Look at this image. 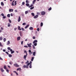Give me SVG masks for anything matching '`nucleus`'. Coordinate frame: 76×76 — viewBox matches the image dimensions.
Returning a JSON list of instances; mask_svg holds the SVG:
<instances>
[{"instance_id": "f257e3e1", "label": "nucleus", "mask_w": 76, "mask_h": 76, "mask_svg": "<svg viewBox=\"0 0 76 76\" xmlns=\"http://www.w3.org/2000/svg\"><path fill=\"white\" fill-rule=\"evenodd\" d=\"M30 65V63H28V64H26V65H24L23 66V67L24 68H26L27 69L28 68V67H29V66Z\"/></svg>"}, {"instance_id": "f03ea898", "label": "nucleus", "mask_w": 76, "mask_h": 76, "mask_svg": "<svg viewBox=\"0 0 76 76\" xmlns=\"http://www.w3.org/2000/svg\"><path fill=\"white\" fill-rule=\"evenodd\" d=\"M41 14L42 15L44 16V15H45V12L44 11H42L41 12Z\"/></svg>"}, {"instance_id": "7ed1b4c3", "label": "nucleus", "mask_w": 76, "mask_h": 76, "mask_svg": "<svg viewBox=\"0 0 76 76\" xmlns=\"http://www.w3.org/2000/svg\"><path fill=\"white\" fill-rule=\"evenodd\" d=\"M14 66L16 67H19V65L17 64H14Z\"/></svg>"}, {"instance_id": "20e7f679", "label": "nucleus", "mask_w": 76, "mask_h": 76, "mask_svg": "<svg viewBox=\"0 0 76 76\" xmlns=\"http://www.w3.org/2000/svg\"><path fill=\"white\" fill-rule=\"evenodd\" d=\"M27 45L28 47H29V48H31V45H32V44L29 43V44L28 43Z\"/></svg>"}, {"instance_id": "39448f33", "label": "nucleus", "mask_w": 76, "mask_h": 76, "mask_svg": "<svg viewBox=\"0 0 76 76\" xmlns=\"http://www.w3.org/2000/svg\"><path fill=\"white\" fill-rule=\"evenodd\" d=\"M27 54H26V55H25L24 56H23V58L24 60H26V57H27Z\"/></svg>"}, {"instance_id": "423d86ee", "label": "nucleus", "mask_w": 76, "mask_h": 76, "mask_svg": "<svg viewBox=\"0 0 76 76\" xmlns=\"http://www.w3.org/2000/svg\"><path fill=\"white\" fill-rule=\"evenodd\" d=\"M38 17V15H37L34 16V19H37Z\"/></svg>"}, {"instance_id": "0eeeda50", "label": "nucleus", "mask_w": 76, "mask_h": 76, "mask_svg": "<svg viewBox=\"0 0 76 76\" xmlns=\"http://www.w3.org/2000/svg\"><path fill=\"white\" fill-rule=\"evenodd\" d=\"M21 19H20V16H19L18 17V22H20V21Z\"/></svg>"}, {"instance_id": "6e6552de", "label": "nucleus", "mask_w": 76, "mask_h": 76, "mask_svg": "<svg viewBox=\"0 0 76 76\" xmlns=\"http://www.w3.org/2000/svg\"><path fill=\"white\" fill-rule=\"evenodd\" d=\"M1 72H2V73L4 72V70H3V68H1Z\"/></svg>"}, {"instance_id": "1a4fd4ad", "label": "nucleus", "mask_w": 76, "mask_h": 76, "mask_svg": "<svg viewBox=\"0 0 76 76\" xmlns=\"http://www.w3.org/2000/svg\"><path fill=\"white\" fill-rule=\"evenodd\" d=\"M17 41H19L20 39V37H19L17 38Z\"/></svg>"}, {"instance_id": "9d476101", "label": "nucleus", "mask_w": 76, "mask_h": 76, "mask_svg": "<svg viewBox=\"0 0 76 76\" xmlns=\"http://www.w3.org/2000/svg\"><path fill=\"white\" fill-rule=\"evenodd\" d=\"M38 42V41H37V40H36L34 41L33 43V44H35V42Z\"/></svg>"}, {"instance_id": "9b49d317", "label": "nucleus", "mask_w": 76, "mask_h": 76, "mask_svg": "<svg viewBox=\"0 0 76 76\" xmlns=\"http://www.w3.org/2000/svg\"><path fill=\"white\" fill-rule=\"evenodd\" d=\"M28 13H29V11H26L25 12V15H26V14H28Z\"/></svg>"}, {"instance_id": "f8f14e48", "label": "nucleus", "mask_w": 76, "mask_h": 76, "mask_svg": "<svg viewBox=\"0 0 76 76\" xmlns=\"http://www.w3.org/2000/svg\"><path fill=\"white\" fill-rule=\"evenodd\" d=\"M18 30H20V31H21V28H20V26H18Z\"/></svg>"}, {"instance_id": "ddd939ff", "label": "nucleus", "mask_w": 76, "mask_h": 76, "mask_svg": "<svg viewBox=\"0 0 76 76\" xmlns=\"http://www.w3.org/2000/svg\"><path fill=\"white\" fill-rule=\"evenodd\" d=\"M18 70H19V71H21V68H18L17 69V71H18Z\"/></svg>"}, {"instance_id": "4468645a", "label": "nucleus", "mask_w": 76, "mask_h": 76, "mask_svg": "<svg viewBox=\"0 0 76 76\" xmlns=\"http://www.w3.org/2000/svg\"><path fill=\"white\" fill-rule=\"evenodd\" d=\"M29 26V24L27 25L26 26H25V29H26L27 28H28Z\"/></svg>"}, {"instance_id": "2eb2a0df", "label": "nucleus", "mask_w": 76, "mask_h": 76, "mask_svg": "<svg viewBox=\"0 0 76 76\" xmlns=\"http://www.w3.org/2000/svg\"><path fill=\"white\" fill-rule=\"evenodd\" d=\"M30 30H31V31H32L33 29V27H31L29 28Z\"/></svg>"}, {"instance_id": "dca6fc26", "label": "nucleus", "mask_w": 76, "mask_h": 76, "mask_svg": "<svg viewBox=\"0 0 76 76\" xmlns=\"http://www.w3.org/2000/svg\"><path fill=\"white\" fill-rule=\"evenodd\" d=\"M13 10L12 9H10L9 10V12H13Z\"/></svg>"}, {"instance_id": "f3484780", "label": "nucleus", "mask_w": 76, "mask_h": 76, "mask_svg": "<svg viewBox=\"0 0 76 76\" xmlns=\"http://www.w3.org/2000/svg\"><path fill=\"white\" fill-rule=\"evenodd\" d=\"M26 6H27V7H28V6H29V4L28 3H27L26 4Z\"/></svg>"}, {"instance_id": "a211bd4d", "label": "nucleus", "mask_w": 76, "mask_h": 76, "mask_svg": "<svg viewBox=\"0 0 76 76\" xmlns=\"http://www.w3.org/2000/svg\"><path fill=\"white\" fill-rule=\"evenodd\" d=\"M33 56H35V52H33Z\"/></svg>"}, {"instance_id": "6ab92c4d", "label": "nucleus", "mask_w": 76, "mask_h": 76, "mask_svg": "<svg viewBox=\"0 0 76 76\" xmlns=\"http://www.w3.org/2000/svg\"><path fill=\"white\" fill-rule=\"evenodd\" d=\"M3 40L4 41V42H6V38H4L3 39Z\"/></svg>"}, {"instance_id": "aec40b11", "label": "nucleus", "mask_w": 76, "mask_h": 76, "mask_svg": "<svg viewBox=\"0 0 76 76\" xmlns=\"http://www.w3.org/2000/svg\"><path fill=\"white\" fill-rule=\"evenodd\" d=\"M31 15L33 16H35V14H34V13H31Z\"/></svg>"}, {"instance_id": "412c9836", "label": "nucleus", "mask_w": 76, "mask_h": 76, "mask_svg": "<svg viewBox=\"0 0 76 76\" xmlns=\"http://www.w3.org/2000/svg\"><path fill=\"white\" fill-rule=\"evenodd\" d=\"M7 17L8 18H10V14H8L7 15Z\"/></svg>"}, {"instance_id": "4be33fe9", "label": "nucleus", "mask_w": 76, "mask_h": 76, "mask_svg": "<svg viewBox=\"0 0 76 76\" xmlns=\"http://www.w3.org/2000/svg\"><path fill=\"white\" fill-rule=\"evenodd\" d=\"M9 44H10V41H8V42H7V45H9Z\"/></svg>"}, {"instance_id": "5701e85b", "label": "nucleus", "mask_w": 76, "mask_h": 76, "mask_svg": "<svg viewBox=\"0 0 76 76\" xmlns=\"http://www.w3.org/2000/svg\"><path fill=\"white\" fill-rule=\"evenodd\" d=\"M9 57H12V55L9 54Z\"/></svg>"}, {"instance_id": "b1692460", "label": "nucleus", "mask_w": 76, "mask_h": 76, "mask_svg": "<svg viewBox=\"0 0 76 76\" xmlns=\"http://www.w3.org/2000/svg\"><path fill=\"white\" fill-rule=\"evenodd\" d=\"M21 29L22 31H25V29H24V28H23V27L21 28Z\"/></svg>"}, {"instance_id": "393cba45", "label": "nucleus", "mask_w": 76, "mask_h": 76, "mask_svg": "<svg viewBox=\"0 0 76 76\" xmlns=\"http://www.w3.org/2000/svg\"><path fill=\"white\" fill-rule=\"evenodd\" d=\"M2 40H3V37H0V41H2Z\"/></svg>"}, {"instance_id": "a878e982", "label": "nucleus", "mask_w": 76, "mask_h": 76, "mask_svg": "<svg viewBox=\"0 0 76 76\" xmlns=\"http://www.w3.org/2000/svg\"><path fill=\"white\" fill-rule=\"evenodd\" d=\"M43 26V23H41V24H40V26L42 27Z\"/></svg>"}, {"instance_id": "bb28decb", "label": "nucleus", "mask_w": 76, "mask_h": 76, "mask_svg": "<svg viewBox=\"0 0 76 76\" xmlns=\"http://www.w3.org/2000/svg\"><path fill=\"white\" fill-rule=\"evenodd\" d=\"M11 52V54H13V53H15V51L14 50H13Z\"/></svg>"}, {"instance_id": "cd10ccee", "label": "nucleus", "mask_w": 76, "mask_h": 76, "mask_svg": "<svg viewBox=\"0 0 76 76\" xmlns=\"http://www.w3.org/2000/svg\"><path fill=\"white\" fill-rule=\"evenodd\" d=\"M29 67V68H30L31 69V68H32V64H30Z\"/></svg>"}, {"instance_id": "c85d7f7f", "label": "nucleus", "mask_w": 76, "mask_h": 76, "mask_svg": "<svg viewBox=\"0 0 76 76\" xmlns=\"http://www.w3.org/2000/svg\"><path fill=\"white\" fill-rule=\"evenodd\" d=\"M36 1V0H34L33 1L32 3L33 4H34L35 3V2Z\"/></svg>"}, {"instance_id": "c756f323", "label": "nucleus", "mask_w": 76, "mask_h": 76, "mask_svg": "<svg viewBox=\"0 0 76 76\" xmlns=\"http://www.w3.org/2000/svg\"><path fill=\"white\" fill-rule=\"evenodd\" d=\"M1 6H4V3H3V2H1Z\"/></svg>"}, {"instance_id": "7c9ffc66", "label": "nucleus", "mask_w": 76, "mask_h": 76, "mask_svg": "<svg viewBox=\"0 0 76 76\" xmlns=\"http://www.w3.org/2000/svg\"><path fill=\"white\" fill-rule=\"evenodd\" d=\"M34 59V57H32L31 58V61H33Z\"/></svg>"}, {"instance_id": "2f4dec72", "label": "nucleus", "mask_w": 76, "mask_h": 76, "mask_svg": "<svg viewBox=\"0 0 76 76\" xmlns=\"http://www.w3.org/2000/svg\"><path fill=\"white\" fill-rule=\"evenodd\" d=\"M32 6H33V5L32 4L30 6H29V7H29V8H30V7H32Z\"/></svg>"}, {"instance_id": "473e14b6", "label": "nucleus", "mask_w": 76, "mask_h": 76, "mask_svg": "<svg viewBox=\"0 0 76 76\" xmlns=\"http://www.w3.org/2000/svg\"><path fill=\"white\" fill-rule=\"evenodd\" d=\"M34 9V7H31L30 8V10H32V9Z\"/></svg>"}, {"instance_id": "72a5a7b5", "label": "nucleus", "mask_w": 76, "mask_h": 76, "mask_svg": "<svg viewBox=\"0 0 76 76\" xmlns=\"http://www.w3.org/2000/svg\"><path fill=\"white\" fill-rule=\"evenodd\" d=\"M51 9H52L51 7H50L48 9V10L50 11L51 10Z\"/></svg>"}, {"instance_id": "f704fd0d", "label": "nucleus", "mask_w": 76, "mask_h": 76, "mask_svg": "<svg viewBox=\"0 0 76 76\" xmlns=\"http://www.w3.org/2000/svg\"><path fill=\"white\" fill-rule=\"evenodd\" d=\"M8 27H10V23L8 24Z\"/></svg>"}, {"instance_id": "c9c22d12", "label": "nucleus", "mask_w": 76, "mask_h": 76, "mask_svg": "<svg viewBox=\"0 0 76 76\" xmlns=\"http://www.w3.org/2000/svg\"><path fill=\"white\" fill-rule=\"evenodd\" d=\"M37 43H34V46H37Z\"/></svg>"}, {"instance_id": "e433bc0d", "label": "nucleus", "mask_w": 76, "mask_h": 76, "mask_svg": "<svg viewBox=\"0 0 76 76\" xmlns=\"http://www.w3.org/2000/svg\"><path fill=\"white\" fill-rule=\"evenodd\" d=\"M3 19H6V16H3Z\"/></svg>"}, {"instance_id": "4c0bfd02", "label": "nucleus", "mask_w": 76, "mask_h": 76, "mask_svg": "<svg viewBox=\"0 0 76 76\" xmlns=\"http://www.w3.org/2000/svg\"><path fill=\"white\" fill-rule=\"evenodd\" d=\"M10 49H11L9 47L7 48V49L8 50H10Z\"/></svg>"}, {"instance_id": "58836bf2", "label": "nucleus", "mask_w": 76, "mask_h": 76, "mask_svg": "<svg viewBox=\"0 0 76 76\" xmlns=\"http://www.w3.org/2000/svg\"><path fill=\"white\" fill-rule=\"evenodd\" d=\"M9 20L10 23H12V21L10 19H9Z\"/></svg>"}, {"instance_id": "ea45409f", "label": "nucleus", "mask_w": 76, "mask_h": 76, "mask_svg": "<svg viewBox=\"0 0 76 76\" xmlns=\"http://www.w3.org/2000/svg\"><path fill=\"white\" fill-rule=\"evenodd\" d=\"M1 16H4V15L3 13L1 14Z\"/></svg>"}, {"instance_id": "a19ab883", "label": "nucleus", "mask_w": 76, "mask_h": 76, "mask_svg": "<svg viewBox=\"0 0 76 76\" xmlns=\"http://www.w3.org/2000/svg\"><path fill=\"white\" fill-rule=\"evenodd\" d=\"M4 67V69H7L6 66V65H5Z\"/></svg>"}, {"instance_id": "79ce46f5", "label": "nucleus", "mask_w": 76, "mask_h": 76, "mask_svg": "<svg viewBox=\"0 0 76 76\" xmlns=\"http://www.w3.org/2000/svg\"><path fill=\"white\" fill-rule=\"evenodd\" d=\"M26 3H29V1H28V0H26Z\"/></svg>"}, {"instance_id": "37998d69", "label": "nucleus", "mask_w": 76, "mask_h": 76, "mask_svg": "<svg viewBox=\"0 0 76 76\" xmlns=\"http://www.w3.org/2000/svg\"><path fill=\"white\" fill-rule=\"evenodd\" d=\"M6 72H7V73H9V70H8V69L6 70Z\"/></svg>"}, {"instance_id": "c03bdc74", "label": "nucleus", "mask_w": 76, "mask_h": 76, "mask_svg": "<svg viewBox=\"0 0 76 76\" xmlns=\"http://www.w3.org/2000/svg\"><path fill=\"white\" fill-rule=\"evenodd\" d=\"M26 25V23H24L22 24L23 25Z\"/></svg>"}, {"instance_id": "a18cd8bd", "label": "nucleus", "mask_w": 76, "mask_h": 76, "mask_svg": "<svg viewBox=\"0 0 76 76\" xmlns=\"http://www.w3.org/2000/svg\"><path fill=\"white\" fill-rule=\"evenodd\" d=\"M24 47H25L26 48H28V46H27L25 45L24 46Z\"/></svg>"}, {"instance_id": "49530a36", "label": "nucleus", "mask_w": 76, "mask_h": 76, "mask_svg": "<svg viewBox=\"0 0 76 76\" xmlns=\"http://www.w3.org/2000/svg\"><path fill=\"white\" fill-rule=\"evenodd\" d=\"M0 47H3V45H1V42H0Z\"/></svg>"}, {"instance_id": "de8ad7c7", "label": "nucleus", "mask_w": 76, "mask_h": 76, "mask_svg": "<svg viewBox=\"0 0 76 76\" xmlns=\"http://www.w3.org/2000/svg\"><path fill=\"white\" fill-rule=\"evenodd\" d=\"M22 5H25V2H23L22 3Z\"/></svg>"}, {"instance_id": "09e8293b", "label": "nucleus", "mask_w": 76, "mask_h": 76, "mask_svg": "<svg viewBox=\"0 0 76 76\" xmlns=\"http://www.w3.org/2000/svg\"><path fill=\"white\" fill-rule=\"evenodd\" d=\"M33 49H35V46H34V45H33Z\"/></svg>"}, {"instance_id": "8fccbe9b", "label": "nucleus", "mask_w": 76, "mask_h": 76, "mask_svg": "<svg viewBox=\"0 0 76 76\" xmlns=\"http://www.w3.org/2000/svg\"><path fill=\"white\" fill-rule=\"evenodd\" d=\"M37 31H39V28H37Z\"/></svg>"}, {"instance_id": "3c124183", "label": "nucleus", "mask_w": 76, "mask_h": 76, "mask_svg": "<svg viewBox=\"0 0 76 76\" xmlns=\"http://www.w3.org/2000/svg\"><path fill=\"white\" fill-rule=\"evenodd\" d=\"M5 53L7 54V55H9V53L7 52H6Z\"/></svg>"}, {"instance_id": "603ef678", "label": "nucleus", "mask_w": 76, "mask_h": 76, "mask_svg": "<svg viewBox=\"0 0 76 76\" xmlns=\"http://www.w3.org/2000/svg\"><path fill=\"white\" fill-rule=\"evenodd\" d=\"M20 36H21V37H22V33H21V32H20Z\"/></svg>"}, {"instance_id": "864d4df0", "label": "nucleus", "mask_w": 76, "mask_h": 76, "mask_svg": "<svg viewBox=\"0 0 76 76\" xmlns=\"http://www.w3.org/2000/svg\"><path fill=\"white\" fill-rule=\"evenodd\" d=\"M28 51H29V53H31V50H28Z\"/></svg>"}, {"instance_id": "5fc2aeb1", "label": "nucleus", "mask_w": 76, "mask_h": 76, "mask_svg": "<svg viewBox=\"0 0 76 76\" xmlns=\"http://www.w3.org/2000/svg\"><path fill=\"white\" fill-rule=\"evenodd\" d=\"M9 63H10V64H11V65H12V62H9Z\"/></svg>"}, {"instance_id": "6e6d98bb", "label": "nucleus", "mask_w": 76, "mask_h": 76, "mask_svg": "<svg viewBox=\"0 0 76 76\" xmlns=\"http://www.w3.org/2000/svg\"><path fill=\"white\" fill-rule=\"evenodd\" d=\"M23 41H21V45H22L23 44Z\"/></svg>"}, {"instance_id": "4d7b16f0", "label": "nucleus", "mask_w": 76, "mask_h": 76, "mask_svg": "<svg viewBox=\"0 0 76 76\" xmlns=\"http://www.w3.org/2000/svg\"><path fill=\"white\" fill-rule=\"evenodd\" d=\"M15 5H16V1H15Z\"/></svg>"}, {"instance_id": "13d9d810", "label": "nucleus", "mask_w": 76, "mask_h": 76, "mask_svg": "<svg viewBox=\"0 0 76 76\" xmlns=\"http://www.w3.org/2000/svg\"><path fill=\"white\" fill-rule=\"evenodd\" d=\"M16 29H17V28H14V30H15V31H16Z\"/></svg>"}, {"instance_id": "bf43d9fd", "label": "nucleus", "mask_w": 76, "mask_h": 76, "mask_svg": "<svg viewBox=\"0 0 76 76\" xmlns=\"http://www.w3.org/2000/svg\"><path fill=\"white\" fill-rule=\"evenodd\" d=\"M30 64H32V61H30Z\"/></svg>"}, {"instance_id": "052dcab7", "label": "nucleus", "mask_w": 76, "mask_h": 76, "mask_svg": "<svg viewBox=\"0 0 76 76\" xmlns=\"http://www.w3.org/2000/svg\"><path fill=\"white\" fill-rule=\"evenodd\" d=\"M15 12H18V11L17 10H15Z\"/></svg>"}, {"instance_id": "680f3d73", "label": "nucleus", "mask_w": 76, "mask_h": 76, "mask_svg": "<svg viewBox=\"0 0 76 76\" xmlns=\"http://www.w3.org/2000/svg\"><path fill=\"white\" fill-rule=\"evenodd\" d=\"M1 30H3V28L2 27H1Z\"/></svg>"}, {"instance_id": "e2e57ef3", "label": "nucleus", "mask_w": 76, "mask_h": 76, "mask_svg": "<svg viewBox=\"0 0 76 76\" xmlns=\"http://www.w3.org/2000/svg\"><path fill=\"white\" fill-rule=\"evenodd\" d=\"M11 16H13V14H12V13H11Z\"/></svg>"}, {"instance_id": "0e129e2a", "label": "nucleus", "mask_w": 76, "mask_h": 76, "mask_svg": "<svg viewBox=\"0 0 76 76\" xmlns=\"http://www.w3.org/2000/svg\"><path fill=\"white\" fill-rule=\"evenodd\" d=\"M33 39H35V37H34H34H33Z\"/></svg>"}, {"instance_id": "69168bd1", "label": "nucleus", "mask_w": 76, "mask_h": 76, "mask_svg": "<svg viewBox=\"0 0 76 76\" xmlns=\"http://www.w3.org/2000/svg\"><path fill=\"white\" fill-rule=\"evenodd\" d=\"M0 60H3V58H1V57H0Z\"/></svg>"}, {"instance_id": "338daca9", "label": "nucleus", "mask_w": 76, "mask_h": 76, "mask_svg": "<svg viewBox=\"0 0 76 76\" xmlns=\"http://www.w3.org/2000/svg\"><path fill=\"white\" fill-rule=\"evenodd\" d=\"M10 52H11V51H13V50H12V49H10Z\"/></svg>"}, {"instance_id": "774afa93", "label": "nucleus", "mask_w": 76, "mask_h": 76, "mask_svg": "<svg viewBox=\"0 0 76 76\" xmlns=\"http://www.w3.org/2000/svg\"><path fill=\"white\" fill-rule=\"evenodd\" d=\"M3 51H4V52H5V51H6V50L5 49H4L3 50Z\"/></svg>"}]
</instances>
